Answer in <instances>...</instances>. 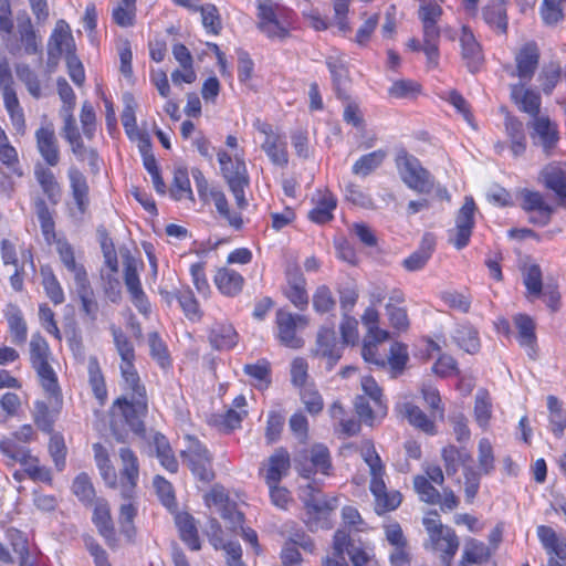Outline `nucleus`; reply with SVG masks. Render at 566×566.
Listing matches in <instances>:
<instances>
[{"label": "nucleus", "mask_w": 566, "mask_h": 566, "mask_svg": "<svg viewBox=\"0 0 566 566\" xmlns=\"http://www.w3.org/2000/svg\"><path fill=\"white\" fill-rule=\"evenodd\" d=\"M537 536L546 552L554 555L560 563L565 564L566 541L560 538L552 527L545 525L537 527Z\"/></svg>", "instance_id": "bb28decb"}, {"label": "nucleus", "mask_w": 566, "mask_h": 566, "mask_svg": "<svg viewBox=\"0 0 566 566\" xmlns=\"http://www.w3.org/2000/svg\"><path fill=\"white\" fill-rule=\"evenodd\" d=\"M70 187L72 190L73 199L81 213H84L88 207V185L86 177L75 167L69 169Z\"/></svg>", "instance_id": "cd10ccee"}, {"label": "nucleus", "mask_w": 566, "mask_h": 566, "mask_svg": "<svg viewBox=\"0 0 566 566\" xmlns=\"http://www.w3.org/2000/svg\"><path fill=\"white\" fill-rule=\"evenodd\" d=\"M315 207L308 212V218L315 223H326L333 219L337 200L329 191L318 192Z\"/></svg>", "instance_id": "7c9ffc66"}, {"label": "nucleus", "mask_w": 566, "mask_h": 566, "mask_svg": "<svg viewBox=\"0 0 566 566\" xmlns=\"http://www.w3.org/2000/svg\"><path fill=\"white\" fill-rule=\"evenodd\" d=\"M460 546L459 538L454 531H447L439 543L432 547L433 551L441 553V562L444 566H451L452 559Z\"/></svg>", "instance_id": "de8ad7c7"}, {"label": "nucleus", "mask_w": 566, "mask_h": 566, "mask_svg": "<svg viewBox=\"0 0 566 566\" xmlns=\"http://www.w3.org/2000/svg\"><path fill=\"white\" fill-rule=\"evenodd\" d=\"M413 489L419 496V500L427 504H438L441 500V493L428 481V478L418 474L413 478Z\"/></svg>", "instance_id": "49530a36"}, {"label": "nucleus", "mask_w": 566, "mask_h": 566, "mask_svg": "<svg viewBox=\"0 0 566 566\" xmlns=\"http://www.w3.org/2000/svg\"><path fill=\"white\" fill-rule=\"evenodd\" d=\"M36 148L43 160L51 167L60 163V146L52 124L35 132Z\"/></svg>", "instance_id": "f3484780"}, {"label": "nucleus", "mask_w": 566, "mask_h": 566, "mask_svg": "<svg viewBox=\"0 0 566 566\" xmlns=\"http://www.w3.org/2000/svg\"><path fill=\"white\" fill-rule=\"evenodd\" d=\"M73 493L83 503L91 504L95 496V490L90 478L85 473L77 475L72 485Z\"/></svg>", "instance_id": "338daca9"}, {"label": "nucleus", "mask_w": 566, "mask_h": 566, "mask_svg": "<svg viewBox=\"0 0 566 566\" xmlns=\"http://www.w3.org/2000/svg\"><path fill=\"white\" fill-rule=\"evenodd\" d=\"M154 488L164 506H166L169 511L177 509L172 486L167 480L160 475H156L154 479Z\"/></svg>", "instance_id": "0e129e2a"}, {"label": "nucleus", "mask_w": 566, "mask_h": 566, "mask_svg": "<svg viewBox=\"0 0 566 566\" xmlns=\"http://www.w3.org/2000/svg\"><path fill=\"white\" fill-rule=\"evenodd\" d=\"M275 323L277 326V338L286 347L297 349L304 346L302 337L297 336V328H304L308 319L304 315L292 314L280 308L276 312Z\"/></svg>", "instance_id": "9d476101"}, {"label": "nucleus", "mask_w": 566, "mask_h": 566, "mask_svg": "<svg viewBox=\"0 0 566 566\" xmlns=\"http://www.w3.org/2000/svg\"><path fill=\"white\" fill-rule=\"evenodd\" d=\"M148 344L151 357L163 367L170 365L167 346L157 332L148 334Z\"/></svg>", "instance_id": "e2e57ef3"}, {"label": "nucleus", "mask_w": 566, "mask_h": 566, "mask_svg": "<svg viewBox=\"0 0 566 566\" xmlns=\"http://www.w3.org/2000/svg\"><path fill=\"white\" fill-rule=\"evenodd\" d=\"M92 521L98 534L105 539L107 545L114 547L117 542L116 531L111 514V507L106 500L97 499L95 501Z\"/></svg>", "instance_id": "a211bd4d"}, {"label": "nucleus", "mask_w": 566, "mask_h": 566, "mask_svg": "<svg viewBox=\"0 0 566 566\" xmlns=\"http://www.w3.org/2000/svg\"><path fill=\"white\" fill-rule=\"evenodd\" d=\"M171 196L176 200L188 198L195 200L193 192L190 187L189 175L186 168H178L175 170Z\"/></svg>", "instance_id": "3c124183"}, {"label": "nucleus", "mask_w": 566, "mask_h": 566, "mask_svg": "<svg viewBox=\"0 0 566 566\" xmlns=\"http://www.w3.org/2000/svg\"><path fill=\"white\" fill-rule=\"evenodd\" d=\"M361 322L368 331L365 337H373L377 342H384L388 339L389 333L378 327L379 313L376 308L367 307L364 315L361 316Z\"/></svg>", "instance_id": "864d4df0"}, {"label": "nucleus", "mask_w": 566, "mask_h": 566, "mask_svg": "<svg viewBox=\"0 0 566 566\" xmlns=\"http://www.w3.org/2000/svg\"><path fill=\"white\" fill-rule=\"evenodd\" d=\"M335 298L328 286L321 285L316 289L313 295V307L317 313H327L335 307Z\"/></svg>", "instance_id": "774afa93"}, {"label": "nucleus", "mask_w": 566, "mask_h": 566, "mask_svg": "<svg viewBox=\"0 0 566 566\" xmlns=\"http://www.w3.org/2000/svg\"><path fill=\"white\" fill-rule=\"evenodd\" d=\"M399 412L410 426L428 436L437 434L436 418L432 413L427 415L419 406L412 402H405L399 407Z\"/></svg>", "instance_id": "6ab92c4d"}, {"label": "nucleus", "mask_w": 566, "mask_h": 566, "mask_svg": "<svg viewBox=\"0 0 566 566\" xmlns=\"http://www.w3.org/2000/svg\"><path fill=\"white\" fill-rule=\"evenodd\" d=\"M34 208L38 220L40 222L41 231L46 243L51 244L55 240V223L51 211L44 199L36 198L34 200Z\"/></svg>", "instance_id": "e433bc0d"}, {"label": "nucleus", "mask_w": 566, "mask_h": 566, "mask_svg": "<svg viewBox=\"0 0 566 566\" xmlns=\"http://www.w3.org/2000/svg\"><path fill=\"white\" fill-rule=\"evenodd\" d=\"M461 57L470 73H478L484 64V54L481 44L472 30L463 25L459 38Z\"/></svg>", "instance_id": "ddd939ff"}, {"label": "nucleus", "mask_w": 566, "mask_h": 566, "mask_svg": "<svg viewBox=\"0 0 566 566\" xmlns=\"http://www.w3.org/2000/svg\"><path fill=\"white\" fill-rule=\"evenodd\" d=\"M395 163L400 179L409 189L421 195L433 191L436 179L416 156L401 150L397 154Z\"/></svg>", "instance_id": "39448f33"}, {"label": "nucleus", "mask_w": 566, "mask_h": 566, "mask_svg": "<svg viewBox=\"0 0 566 566\" xmlns=\"http://www.w3.org/2000/svg\"><path fill=\"white\" fill-rule=\"evenodd\" d=\"M75 286L81 301L82 312L88 316L91 321H95L98 314V303L95 300L94 291L91 287L88 279L76 283Z\"/></svg>", "instance_id": "58836bf2"}, {"label": "nucleus", "mask_w": 566, "mask_h": 566, "mask_svg": "<svg viewBox=\"0 0 566 566\" xmlns=\"http://www.w3.org/2000/svg\"><path fill=\"white\" fill-rule=\"evenodd\" d=\"M292 11L272 0L258 4V28L272 41H283L290 36Z\"/></svg>", "instance_id": "20e7f679"}, {"label": "nucleus", "mask_w": 566, "mask_h": 566, "mask_svg": "<svg viewBox=\"0 0 566 566\" xmlns=\"http://www.w3.org/2000/svg\"><path fill=\"white\" fill-rule=\"evenodd\" d=\"M343 348V344L337 342L335 331L329 327H322L317 333L312 354L315 357L326 359L328 369H332L340 359Z\"/></svg>", "instance_id": "f8f14e48"}, {"label": "nucleus", "mask_w": 566, "mask_h": 566, "mask_svg": "<svg viewBox=\"0 0 566 566\" xmlns=\"http://www.w3.org/2000/svg\"><path fill=\"white\" fill-rule=\"evenodd\" d=\"M34 177L49 201L52 205H57L61 199L62 190L54 174L49 168L38 165L34 168Z\"/></svg>", "instance_id": "c756f323"}, {"label": "nucleus", "mask_w": 566, "mask_h": 566, "mask_svg": "<svg viewBox=\"0 0 566 566\" xmlns=\"http://www.w3.org/2000/svg\"><path fill=\"white\" fill-rule=\"evenodd\" d=\"M539 61V51L534 42L524 44L515 55L517 76L528 82L532 80Z\"/></svg>", "instance_id": "412c9836"}, {"label": "nucleus", "mask_w": 566, "mask_h": 566, "mask_svg": "<svg viewBox=\"0 0 566 566\" xmlns=\"http://www.w3.org/2000/svg\"><path fill=\"white\" fill-rule=\"evenodd\" d=\"M138 471L136 462H123L119 469H116L112 462L99 463V472L106 485L112 489H119L124 499L134 496Z\"/></svg>", "instance_id": "423d86ee"}, {"label": "nucleus", "mask_w": 566, "mask_h": 566, "mask_svg": "<svg viewBox=\"0 0 566 566\" xmlns=\"http://www.w3.org/2000/svg\"><path fill=\"white\" fill-rule=\"evenodd\" d=\"M539 179L547 189L554 191L559 206L566 208V163H549L541 170Z\"/></svg>", "instance_id": "2eb2a0df"}, {"label": "nucleus", "mask_w": 566, "mask_h": 566, "mask_svg": "<svg viewBox=\"0 0 566 566\" xmlns=\"http://www.w3.org/2000/svg\"><path fill=\"white\" fill-rule=\"evenodd\" d=\"M260 130L265 135L261 145L262 150L273 165L285 167L289 164V154L284 137L274 133L268 124L262 125Z\"/></svg>", "instance_id": "dca6fc26"}, {"label": "nucleus", "mask_w": 566, "mask_h": 566, "mask_svg": "<svg viewBox=\"0 0 566 566\" xmlns=\"http://www.w3.org/2000/svg\"><path fill=\"white\" fill-rule=\"evenodd\" d=\"M326 65L331 72L336 95L339 98H347L345 91L342 88L347 78V70L344 62L339 59L328 57Z\"/></svg>", "instance_id": "5fc2aeb1"}, {"label": "nucleus", "mask_w": 566, "mask_h": 566, "mask_svg": "<svg viewBox=\"0 0 566 566\" xmlns=\"http://www.w3.org/2000/svg\"><path fill=\"white\" fill-rule=\"evenodd\" d=\"M15 74L17 77L24 83L28 92L34 98H40L42 95L41 84L38 78V75L31 67L25 63H19L15 65Z\"/></svg>", "instance_id": "603ef678"}, {"label": "nucleus", "mask_w": 566, "mask_h": 566, "mask_svg": "<svg viewBox=\"0 0 566 566\" xmlns=\"http://www.w3.org/2000/svg\"><path fill=\"white\" fill-rule=\"evenodd\" d=\"M439 39L440 28L438 24L422 23V51L427 56L429 67H437L439 64Z\"/></svg>", "instance_id": "5701e85b"}, {"label": "nucleus", "mask_w": 566, "mask_h": 566, "mask_svg": "<svg viewBox=\"0 0 566 566\" xmlns=\"http://www.w3.org/2000/svg\"><path fill=\"white\" fill-rule=\"evenodd\" d=\"M321 479L300 488V499L306 509V524L311 531L329 528V514L337 507V499L323 495Z\"/></svg>", "instance_id": "f257e3e1"}, {"label": "nucleus", "mask_w": 566, "mask_h": 566, "mask_svg": "<svg viewBox=\"0 0 566 566\" xmlns=\"http://www.w3.org/2000/svg\"><path fill=\"white\" fill-rule=\"evenodd\" d=\"M50 348L48 342L39 333L33 334L30 340V361L35 369L45 394L57 403L62 402L57 377L49 364Z\"/></svg>", "instance_id": "7ed1b4c3"}, {"label": "nucleus", "mask_w": 566, "mask_h": 566, "mask_svg": "<svg viewBox=\"0 0 566 566\" xmlns=\"http://www.w3.org/2000/svg\"><path fill=\"white\" fill-rule=\"evenodd\" d=\"M492 417V402L486 390H479L474 401V419L480 428L486 429Z\"/></svg>", "instance_id": "a18cd8bd"}, {"label": "nucleus", "mask_w": 566, "mask_h": 566, "mask_svg": "<svg viewBox=\"0 0 566 566\" xmlns=\"http://www.w3.org/2000/svg\"><path fill=\"white\" fill-rule=\"evenodd\" d=\"M6 537L13 552L19 556L20 566H35L34 560L30 556L28 538L20 530L9 527L6 532Z\"/></svg>", "instance_id": "72a5a7b5"}, {"label": "nucleus", "mask_w": 566, "mask_h": 566, "mask_svg": "<svg viewBox=\"0 0 566 566\" xmlns=\"http://www.w3.org/2000/svg\"><path fill=\"white\" fill-rule=\"evenodd\" d=\"M532 145L539 148L545 158L552 157L559 143V130L557 124L547 116H535L527 124Z\"/></svg>", "instance_id": "0eeeda50"}, {"label": "nucleus", "mask_w": 566, "mask_h": 566, "mask_svg": "<svg viewBox=\"0 0 566 566\" xmlns=\"http://www.w3.org/2000/svg\"><path fill=\"white\" fill-rule=\"evenodd\" d=\"M125 390L130 391L132 398H146L145 387L140 384L135 365L119 366Z\"/></svg>", "instance_id": "09e8293b"}, {"label": "nucleus", "mask_w": 566, "mask_h": 566, "mask_svg": "<svg viewBox=\"0 0 566 566\" xmlns=\"http://www.w3.org/2000/svg\"><path fill=\"white\" fill-rule=\"evenodd\" d=\"M147 398H128L123 396L117 398L112 407L111 427L118 440L124 436L117 431V427L126 424L130 431L140 434L145 431L143 418L147 413Z\"/></svg>", "instance_id": "f03ea898"}, {"label": "nucleus", "mask_w": 566, "mask_h": 566, "mask_svg": "<svg viewBox=\"0 0 566 566\" xmlns=\"http://www.w3.org/2000/svg\"><path fill=\"white\" fill-rule=\"evenodd\" d=\"M387 154L382 149L374 150L369 154L363 155L353 165V174L366 177L381 166Z\"/></svg>", "instance_id": "37998d69"}, {"label": "nucleus", "mask_w": 566, "mask_h": 566, "mask_svg": "<svg viewBox=\"0 0 566 566\" xmlns=\"http://www.w3.org/2000/svg\"><path fill=\"white\" fill-rule=\"evenodd\" d=\"M371 474L370 492L375 496V511L381 515L396 510L402 500L398 491L387 492L382 475L385 468L382 462H367Z\"/></svg>", "instance_id": "6e6552de"}, {"label": "nucleus", "mask_w": 566, "mask_h": 566, "mask_svg": "<svg viewBox=\"0 0 566 566\" xmlns=\"http://www.w3.org/2000/svg\"><path fill=\"white\" fill-rule=\"evenodd\" d=\"M201 14V22L205 30L211 34H219L222 29L221 18L214 4L207 3L199 6L198 10Z\"/></svg>", "instance_id": "4d7b16f0"}, {"label": "nucleus", "mask_w": 566, "mask_h": 566, "mask_svg": "<svg viewBox=\"0 0 566 566\" xmlns=\"http://www.w3.org/2000/svg\"><path fill=\"white\" fill-rule=\"evenodd\" d=\"M73 52V36L69 24L64 20L56 22V25L50 36L48 43V65L53 67L57 64V61L62 53Z\"/></svg>", "instance_id": "4468645a"}, {"label": "nucleus", "mask_w": 566, "mask_h": 566, "mask_svg": "<svg viewBox=\"0 0 566 566\" xmlns=\"http://www.w3.org/2000/svg\"><path fill=\"white\" fill-rule=\"evenodd\" d=\"M17 22L18 33L20 41L24 46L25 53L36 54L40 51V44L31 19L28 17V14H23L18 17Z\"/></svg>", "instance_id": "f704fd0d"}, {"label": "nucleus", "mask_w": 566, "mask_h": 566, "mask_svg": "<svg viewBox=\"0 0 566 566\" xmlns=\"http://www.w3.org/2000/svg\"><path fill=\"white\" fill-rule=\"evenodd\" d=\"M210 198L213 200L218 213L228 221L229 226L235 230H240L243 224V220L240 213L231 212L226 195L216 188H211Z\"/></svg>", "instance_id": "4c0bfd02"}, {"label": "nucleus", "mask_w": 566, "mask_h": 566, "mask_svg": "<svg viewBox=\"0 0 566 566\" xmlns=\"http://www.w3.org/2000/svg\"><path fill=\"white\" fill-rule=\"evenodd\" d=\"M483 18L491 28L499 30L501 33H506V11L502 2L485 7L483 10Z\"/></svg>", "instance_id": "8fccbe9b"}, {"label": "nucleus", "mask_w": 566, "mask_h": 566, "mask_svg": "<svg viewBox=\"0 0 566 566\" xmlns=\"http://www.w3.org/2000/svg\"><path fill=\"white\" fill-rule=\"evenodd\" d=\"M354 407L360 422L367 426H374L375 422L384 419L387 415V405L384 400L371 401L366 396H357Z\"/></svg>", "instance_id": "aec40b11"}, {"label": "nucleus", "mask_w": 566, "mask_h": 566, "mask_svg": "<svg viewBox=\"0 0 566 566\" xmlns=\"http://www.w3.org/2000/svg\"><path fill=\"white\" fill-rule=\"evenodd\" d=\"M453 337L459 347L467 353L475 354L480 350L481 344L479 333L473 326L469 324L458 326Z\"/></svg>", "instance_id": "79ce46f5"}, {"label": "nucleus", "mask_w": 566, "mask_h": 566, "mask_svg": "<svg viewBox=\"0 0 566 566\" xmlns=\"http://www.w3.org/2000/svg\"><path fill=\"white\" fill-rule=\"evenodd\" d=\"M285 417L281 411L271 410L266 417L264 437L268 444L276 442L283 431Z\"/></svg>", "instance_id": "6e6d98bb"}, {"label": "nucleus", "mask_w": 566, "mask_h": 566, "mask_svg": "<svg viewBox=\"0 0 566 566\" xmlns=\"http://www.w3.org/2000/svg\"><path fill=\"white\" fill-rule=\"evenodd\" d=\"M514 324L517 328V340L520 345L534 352L536 335L533 319L527 315L518 314L514 317Z\"/></svg>", "instance_id": "a19ab883"}, {"label": "nucleus", "mask_w": 566, "mask_h": 566, "mask_svg": "<svg viewBox=\"0 0 566 566\" xmlns=\"http://www.w3.org/2000/svg\"><path fill=\"white\" fill-rule=\"evenodd\" d=\"M291 462H271L268 468H261L260 474L264 476L269 488L279 485L280 481L287 475Z\"/></svg>", "instance_id": "052dcab7"}, {"label": "nucleus", "mask_w": 566, "mask_h": 566, "mask_svg": "<svg viewBox=\"0 0 566 566\" xmlns=\"http://www.w3.org/2000/svg\"><path fill=\"white\" fill-rule=\"evenodd\" d=\"M505 132L511 140V150L515 157L523 155L526 150V137L523 123L511 115L505 117Z\"/></svg>", "instance_id": "2f4dec72"}, {"label": "nucleus", "mask_w": 566, "mask_h": 566, "mask_svg": "<svg viewBox=\"0 0 566 566\" xmlns=\"http://www.w3.org/2000/svg\"><path fill=\"white\" fill-rule=\"evenodd\" d=\"M436 247L434 237L426 233L419 248L402 261L403 268L409 272L419 271L424 268L431 258Z\"/></svg>", "instance_id": "4be33fe9"}, {"label": "nucleus", "mask_w": 566, "mask_h": 566, "mask_svg": "<svg viewBox=\"0 0 566 566\" xmlns=\"http://www.w3.org/2000/svg\"><path fill=\"white\" fill-rule=\"evenodd\" d=\"M176 525L180 533V538L192 549H200L198 530L193 516L189 513H177L175 516Z\"/></svg>", "instance_id": "473e14b6"}, {"label": "nucleus", "mask_w": 566, "mask_h": 566, "mask_svg": "<svg viewBox=\"0 0 566 566\" xmlns=\"http://www.w3.org/2000/svg\"><path fill=\"white\" fill-rule=\"evenodd\" d=\"M4 317L8 322L11 342L22 345L27 340L28 327L21 310L14 304H8L4 310Z\"/></svg>", "instance_id": "393cba45"}, {"label": "nucleus", "mask_w": 566, "mask_h": 566, "mask_svg": "<svg viewBox=\"0 0 566 566\" xmlns=\"http://www.w3.org/2000/svg\"><path fill=\"white\" fill-rule=\"evenodd\" d=\"M57 252L64 266L73 273L75 284L87 279L84 266L75 261L71 244L65 241H57Z\"/></svg>", "instance_id": "ea45409f"}, {"label": "nucleus", "mask_w": 566, "mask_h": 566, "mask_svg": "<svg viewBox=\"0 0 566 566\" xmlns=\"http://www.w3.org/2000/svg\"><path fill=\"white\" fill-rule=\"evenodd\" d=\"M295 470L298 474L308 480V483H314V479L319 473L322 475H328L332 470V462H295Z\"/></svg>", "instance_id": "13d9d810"}, {"label": "nucleus", "mask_w": 566, "mask_h": 566, "mask_svg": "<svg viewBox=\"0 0 566 566\" xmlns=\"http://www.w3.org/2000/svg\"><path fill=\"white\" fill-rule=\"evenodd\" d=\"M523 282L531 295L536 297L539 296L543 289L542 271L539 265L532 264L525 268L523 272Z\"/></svg>", "instance_id": "69168bd1"}, {"label": "nucleus", "mask_w": 566, "mask_h": 566, "mask_svg": "<svg viewBox=\"0 0 566 566\" xmlns=\"http://www.w3.org/2000/svg\"><path fill=\"white\" fill-rule=\"evenodd\" d=\"M209 342L216 349H231L238 343V334L231 324L214 323L210 329Z\"/></svg>", "instance_id": "c85d7f7f"}, {"label": "nucleus", "mask_w": 566, "mask_h": 566, "mask_svg": "<svg viewBox=\"0 0 566 566\" xmlns=\"http://www.w3.org/2000/svg\"><path fill=\"white\" fill-rule=\"evenodd\" d=\"M214 284L223 295L235 296L242 291L244 279L232 269L221 268L214 275Z\"/></svg>", "instance_id": "a878e982"}, {"label": "nucleus", "mask_w": 566, "mask_h": 566, "mask_svg": "<svg viewBox=\"0 0 566 566\" xmlns=\"http://www.w3.org/2000/svg\"><path fill=\"white\" fill-rule=\"evenodd\" d=\"M475 203L472 197H465L463 206L457 213L455 227L448 231L449 242L458 250L469 244L474 228Z\"/></svg>", "instance_id": "1a4fd4ad"}, {"label": "nucleus", "mask_w": 566, "mask_h": 566, "mask_svg": "<svg viewBox=\"0 0 566 566\" xmlns=\"http://www.w3.org/2000/svg\"><path fill=\"white\" fill-rule=\"evenodd\" d=\"M111 333L117 354L120 357L119 366L134 365L136 358L135 348L127 335L119 327L114 325L111 326Z\"/></svg>", "instance_id": "c9c22d12"}, {"label": "nucleus", "mask_w": 566, "mask_h": 566, "mask_svg": "<svg viewBox=\"0 0 566 566\" xmlns=\"http://www.w3.org/2000/svg\"><path fill=\"white\" fill-rule=\"evenodd\" d=\"M124 282L134 306L139 313L147 315L150 312V304L139 280L138 262L130 255L124 259Z\"/></svg>", "instance_id": "9b49d317"}, {"label": "nucleus", "mask_w": 566, "mask_h": 566, "mask_svg": "<svg viewBox=\"0 0 566 566\" xmlns=\"http://www.w3.org/2000/svg\"><path fill=\"white\" fill-rule=\"evenodd\" d=\"M244 373L256 381L260 388H268L271 384V368L265 360L258 361L253 365H245Z\"/></svg>", "instance_id": "680f3d73"}, {"label": "nucleus", "mask_w": 566, "mask_h": 566, "mask_svg": "<svg viewBox=\"0 0 566 566\" xmlns=\"http://www.w3.org/2000/svg\"><path fill=\"white\" fill-rule=\"evenodd\" d=\"M422 524L429 535V543L431 548L443 538L447 531H453L451 527L441 523L440 515L436 510L429 511L426 514L422 520Z\"/></svg>", "instance_id": "c03bdc74"}, {"label": "nucleus", "mask_w": 566, "mask_h": 566, "mask_svg": "<svg viewBox=\"0 0 566 566\" xmlns=\"http://www.w3.org/2000/svg\"><path fill=\"white\" fill-rule=\"evenodd\" d=\"M511 96L522 112L527 113L532 118L539 116L541 96L537 92L524 88L522 84H515L511 87Z\"/></svg>", "instance_id": "b1692460"}, {"label": "nucleus", "mask_w": 566, "mask_h": 566, "mask_svg": "<svg viewBox=\"0 0 566 566\" xmlns=\"http://www.w3.org/2000/svg\"><path fill=\"white\" fill-rule=\"evenodd\" d=\"M33 420L36 427L46 433H52L55 415L43 401H35L33 409Z\"/></svg>", "instance_id": "bf43d9fd"}]
</instances>
